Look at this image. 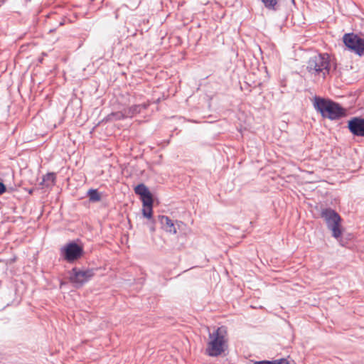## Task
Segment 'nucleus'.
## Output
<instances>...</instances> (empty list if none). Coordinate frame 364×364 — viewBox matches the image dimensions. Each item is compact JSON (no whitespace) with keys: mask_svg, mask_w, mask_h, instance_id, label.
Wrapping results in <instances>:
<instances>
[{"mask_svg":"<svg viewBox=\"0 0 364 364\" xmlns=\"http://www.w3.org/2000/svg\"><path fill=\"white\" fill-rule=\"evenodd\" d=\"M83 253L82 247L75 242H70L61 248V254L68 262H73L81 257Z\"/></svg>","mask_w":364,"mask_h":364,"instance_id":"5","label":"nucleus"},{"mask_svg":"<svg viewBox=\"0 0 364 364\" xmlns=\"http://www.w3.org/2000/svg\"><path fill=\"white\" fill-rule=\"evenodd\" d=\"M345 45L355 53L361 55L364 53V39L353 33H347L343 36Z\"/></svg>","mask_w":364,"mask_h":364,"instance_id":"6","label":"nucleus"},{"mask_svg":"<svg viewBox=\"0 0 364 364\" xmlns=\"http://www.w3.org/2000/svg\"><path fill=\"white\" fill-rule=\"evenodd\" d=\"M227 329L225 326L218 327L213 332L209 333L205 353L211 357L220 355L227 347Z\"/></svg>","mask_w":364,"mask_h":364,"instance_id":"1","label":"nucleus"},{"mask_svg":"<svg viewBox=\"0 0 364 364\" xmlns=\"http://www.w3.org/2000/svg\"><path fill=\"white\" fill-rule=\"evenodd\" d=\"M314 107L323 117L331 120L338 119L346 115V109L331 100L316 97Z\"/></svg>","mask_w":364,"mask_h":364,"instance_id":"2","label":"nucleus"},{"mask_svg":"<svg viewBox=\"0 0 364 364\" xmlns=\"http://www.w3.org/2000/svg\"><path fill=\"white\" fill-rule=\"evenodd\" d=\"M254 364H289V361L285 358L277 359L272 361L262 360L255 362Z\"/></svg>","mask_w":364,"mask_h":364,"instance_id":"16","label":"nucleus"},{"mask_svg":"<svg viewBox=\"0 0 364 364\" xmlns=\"http://www.w3.org/2000/svg\"><path fill=\"white\" fill-rule=\"evenodd\" d=\"M330 60L326 53L311 57L307 63V70L312 75L325 77L329 73Z\"/></svg>","mask_w":364,"mask_h":364,"instance_id":"3","label":"nucleus"},{"mask_svg":"<svg viewBox=\"0 0 364 364\" xmlns=\"http://www.w3.org/2000/svg\"><path fill=\"white\" fill-rule=\"evenodd\" d=\"M266 8L268 9L276 10L277 0H261Z\"/></svg>","mask_w":364,"mask_h":364,"instance_id":"17","label":"nucleus"},{"mask_svg":"<svg viewBox=\"0 0 364 364\" xmlns=\"http://www.w3.org/2000/svg\"><path fill=\"white\" fill-rule=\"evenodd\" d=\"M134 191L136 194L141 196L142 202H145L146 203L149 204L150 203V200H153L150 191L143 183L137 185L134 188Z\"/></svg>","mask_w":364,"mask_h":364,"instance_id":"10","label":"nucleus"},{"mask_svg":"<svg viewBox=\"0 0 364 364\" xmlns=\"http://www.w3.org/2000/svg\"><path fill=\"white\" fill-rule=\"evenodd\" d=\"M55 174L54 173H48L43 177L42 184L46 187H51L55 185Z\"/></svg>","mask_w":364,"mask_h":364,"instance_id":"12","label":"nucleus"},{"mask_svg":"<svg viewBox=\"0 0 364 364\" xmlns=\"http://www.w3.org/2000/svg\"><path fill=\"white\" fill-rule=\"evenodd\" d=\"M127 117L126 114L124 111H119L116 112H112L111 114H108L105 118V121L109 122V121H115V120H120L124 118Z\"/></svg>","mask_w":364,"mask_h":364,"instance_id":"13","label":"nucleus"},{"mask_svg":"<svg viewBox=\"0 0 364 364\" xmlns=\"http://www.w3.org/2000/svg\"><path fill=\"white\" fill-rule=\"evenodd\" d=\"M348 128L354 135L364 136V119L353 118L348 122Z\"/></svg>","mask_w":364,"mask_h":364,"instance_id":"8","label":"nucleus"},{"mask_svg":"<svg viewBox=\"0 0 364 364\" xmlns=\"http://www.w3.org/2000/svg\"><path fill=\"white\" fill-rule=\"evenodd\" d=\"M87 196L91 202H98L101 200V195L96 189L89 190Z\"/></svg>","mask_w":364,"mask_h":364,"instance_id":"15","label":"nucleus"},{"mask_svg":"<svg viewBox=\"0 0 364 364\" xmlns=\"http://www.w3.org/2000/svg\"><path fill=\"white\" fill-rule=\"evenodd\" d=\"M145 105H135L130 107L124 109L127 117H132L135 114L139 113L142 109H146Z\"/></svg>","mask_w":364,"mask_h":364,"instance_id":"11","label":"nucleus"},{"mask_svg":"<svg viewBox=\"0 0 364 364\" xmlns=\"http://www.w3.org/2000/svg\"><path fill=\"white\" fill-rule=\"evenodd\" d=\"M159 220L162 226V228L166 232L172 234H176L177 232V230L173 223V221L171 220L168 216L159 215Z\"/></svg>","mask_w":364,"mask_h":364,"instance_id":"9","label":"nucleus"},{"mask_svg":"<svg viewBox=\"0 0 364 364\" xmlns=\"http://www.w3.org/2000/svg\"><path fill=\"white\" fill-rule=\"evenodd\" d=\"M321 216L324 219L328 228L331 230L333 237L339 238L342 235L340 215L335 210L326 208L322 210Z\"/></svg>","mask_w":364,"mask_h":364,"instance_id":"4","label":"nucleus"},{"mask_svg":"<svg viewBox=\"0 0 364 364\" xmlns=\"http://www.w3.org/2000/svg\"><path fill=\"white\" fill-rule=\"evenodd\" d=\"M95 274L94 269H79L76 267L72 269L70 281L76 284L82 285L88 282Z\"/></svg>","mask_w":364,"mask_h":364,"instance_id":"7","label":"nucleus"},{"mask_svg":"<svg viewBox=\"0 0 364 364\" xmlns=\"http://www.w3.org/2000/svg\"><path fill=\"white\" fill-rule=\"evenodd\" d=\"M152 205L153 200H151L150 203L149 204L143 202L142 213L143 215L148 219H151L152 218Z\"/></svg>","mask_w":364,"mask_h":364,"instance_id":"14","label":"nucleus"},{"mask_svg":"<svg viewBox=\"0 0 364 364\" xmlns=\"http://www.w3.org/2000/svg\"><path fill=\"white\" fill-rule=\"evenodd\" d=\"M6 188L5 185L0 182V195L3 194L6 191Z\"/></svg>","mask_w":364,"mask_h":364,"instance_id":"18","label":"nucleus"}]
</instances>
